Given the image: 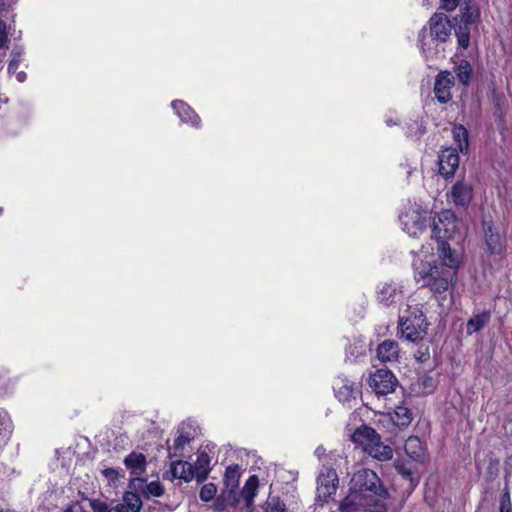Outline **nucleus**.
Wrapping results in <instances>:
<instances>
[{
    "mask_svg": "<svg viewBox=\"0 0 512 512\" xmlns=\"http://www.w3.org/2000/svg\"><path fill=\"white\" fill-rule=\"evenodd\" d=\"M442 255H439L441 262L429 265L426 269L418 272L419 277L423 280V286H426L434 294L445 293L457 275L459 267L458 256L448 249L441 248Z\"/></svg>",
    "mask_w": 512,
    "mask_h": 512,
    "instance_id": "1",
    "label": "nucleus"
},
{
    "mask_svg": "<svg viewBox=\"0 0 512 512\" xmlns=\"http://www.w3.org/2000/svg\"><path fill=\"white\" fill-rule=\"evenodd\" d=\"M461 223L451 210L442 211L437 219L433 220L432 224V235L437 243L438 255H442L443 250L448 249L452 251L448 243L449 240H453L457 235H460Z\"/></svg>",
    "mask_w": 512,
    "mask_h": 512,
    "instance_id": "2",
    "label": "nucleus"
},
{
    "mask_svg": "<svg viewBox=\"0 0 512 512\" xmlns=\"http://www.w3.org/2000/svg\"><path fill=\"white\" fill-rule=\"evenodd\" d=\"M429 323L421 310L414 311L409 317H400L399 329L402 337L410 342L421 341L427 334Z\"/></svg>",
    "mask_w": 512,
    "mask_h": 512,
    "instance_id": "3",
    "label": "nucleus"
},
{
    "mask_svg": "<svg viewBox=\"0 0 512 512\" xmlns=\"http://www.w3.org/2000/svg\"><path fill=\"white\" fill-rule=\"evenodd\" d=\"M383 486L378 475L371 469H361L353 474L350 481V490L356 491L361 496L369 493L383 492ZM378 495H381L378 493Z\"/></svg>",
    "mask_w": 512,
    "mask_h": 512,
    "instance_id": "4",
    "label": "nucleus"
},
{
    "mask_svg": "<svg viewBox=\"0 0 512 512\" xmlns=\"http://www.w3.org/2000/svg\"><path fill=\"white\" fill-rule=\"evenodd\" d=\"M403 297V285L393 280L380 283L377 287V302L385 307H390L401 302Z\"/></svg>",
    "mask_w": 512,
    "mask_h": 512,
    "instance_id": "5",
    "label": "nucleus"
},
{
    "mask_svg": "<svg viewBox=\"0 0 512 512\" xmlns=\"http://www.w3.org/2000/svg\"><path fill=\"white\" fill-rule=\"evenodd\" d=\"M369 385L377 395L384 396L395 391L398 380L391 371L379 369L370 376Z\"/></svg>",
    "mask_w": 512,
    "mask_h": 512,
    "instance_id": "6",
    "label": "nucleus"
},
{
    "mask_svg": "<svg viewBox=\"0 0 512 512\" xmlns=\"http://www.w3.org/2000/svg\"><path fill=\"white\" fill-rule=\"evenodd\" d=\"M483 233L486 251L489 255L502 256L505 252L506 240L491 221H483Z\"/></svg>",
    "mask_w": 512,
    "mask_h": 512,
    "instance_id": "7",
    "label": "nucleus"
},
{
    "mask_svg": "<svg viewBox=\"0 0 512 512\" xmlns=\"http://www.w3.org/2000/svg\"><path fill=\"white\" fill-rule=\"evenodd\" d=\"M429 34L432 41L446 42L453 29L450 19L444 13H434L429 19Z\"/></svg>",
    "mask_w": 512,
    "mask_h": 512,
    "instance_id": "8",
    "label": "nucleus"
},
{
    "mask_svg": "<svg viewBox=\"0 0 512 512\" xmlns=\"http://www.w3.org/2000/svg\"><path fill=\"white\" fill-rule=\"evenodd\" d=\"M403 230L412 237L418 236L427 226V218L416 209H409L399 216Z\"/></svg>",
    "mask_w": 512,
    "mask_h": 512,
    "instance_id": "9",
    "label": "nucleus"
},
{
    "mask_svg": "<svg viewBox=\"0 0 512 512\" xmlns=\"http://www.w3.org/2000/svg\"><path fill=\"white\" fill-rule=\"evenodd\" d=\"M338 475L333 468H324L317 478V498L326 502L336 493Z\"/></svg>",
    "mask_w": 512,
    "mask_h": 512,
    "instance_id": "10",
    "label": "nucleus"
},
{
    "mask_svg": "<svg viewBox=\"0 0 512 512\" xmlns=\"http://www.w3.org/2000/svg\"><path fill=\"white\" fill-rule=\"evenodd\" d=\"M455 84V78L450 71H440L434 82L433 92L437 101L446 104L452 99L451 89Z\"/></svg>",
    "mask_w": 512,
    "mask_h": 512,
    "instance_id": "11",
    "label": "nucleus"
},
{
    "mask_svg": "<svg viewBox=\"0 0 512 512\" xmlns=\"http://www.w3.org/2000/svg\"><path fill=\"white\" fill-rule=\"evenodd\" d=\"M459 154L456 148H443L438 155L439 173L444 178L452 177L459 167Z\"/></svg>",
    "mask_w": 512,
    "mask_h": 512,
    "instance_id": "12",
    "label": "nucleus"
},
{
    "mask_svg": "<svg viewBox=\"0 0 512 512\" xmlns=\"http://www.w3.org/2000/svg\"><path fill=\"white\" fill-rule=\"evenodd\" d=\"M448 197L455 207L466 210L473 198V188L468 183L458 181L451 187Z\"/></svg>",
    "mask_w": 512,
    "mask_h": 512,
    "instance_id": "13",
    "label": "nucleus"
},
{
    "mask_svg": "<svg viewBox=\"0 0 512 512\" xmlns=\"http://www.w3.org/2000/svg\"><path fill=\"white\" fill-rule=\"evenodd\" d=\"M333 389L335 396L342 403H349L351 400H355L358 395L355 383L346 377H338L335 379Z\"/></svg>",
    "mask_w": 512,
    "mask_h": 512,
    "instance_id": "14",
    "label": "nucleus"
},
{
    "mask_svg": "<svg viewBox=\"0 0 512 512\" xmlns=\"http://www.w3.org/2000/svg\"><path fill=\"white\" fill-rule=\"evenodd\" d=\"M171 106L181 122L190 124L192 127L198 128L201 124V119L198 114L185 102L181 100H174Z\"/></svg>",
    "mask_w": 512,
    "mask_h": 512,
    "instance_id": "15",
    "label": "nucleus"
},
{
    "mask_svg": "<svg viewBox=\"0 0 512 512\" xmlns=\"http://www.w3.org/2000/svg\"><path fill=\"white\" fill-rule=\"evenodd\" d=\"M378 494H366L363 496L362 508L367 512H386L387 504L386 500L388 498V492L385 488H383V492L377 491Z\"/></svg>",
    "mask_w": 512,
    "mask_h": 512,
    "instance_id": "16",
    "label": "nucleus"
},
{
    "mask_svg": "<svg viewBox=\"0 0 512 512\" xmlns=\"http://www.w3.org/2000/svg\"><path fill=\"white\" fill-rule=\"evenodd\" d=\"M351 439L355 444L363 446L366 452V448H369V445H373L376 441H379L381 437L372 427L362 425L353 432Z\"/></svg>",
    "mask_w": 512,
    "mask_h": 512,
    "instance_id": "17",
    "label": "nucleus"
},
{
    "mask_svg": "<svg viewBox=\"0 0 512 512\" xmlns=\"http://www.w3.org/2000/svg\"><path fill=\"white\" fill-rule=\"evenodd\" d=\"M146 457L142 453L131 452L124 459L125 467L130 471L131 475L139 477L146 471Z\"/></svg>",
    "mask_w": 512,
    "mask_h": 512,
    "instance_id": "18",
    "label": "nucleus"
},
{
    "mask_svg": "<svg viewBox=\"0 0 512 512\" xmlns=\"http://www.w3.org/2000/svg\"><path fill=\"white\" fill-rule=\"evenodd\" d=\"M170 472L173 478L182 479L185 482H189L195 478L193 465L182 460L172 461L170 465Z\"/></svg>",
    "mask_w": 512,
    "mask_h": 512,
    "instance_id": "19",
    "label": "nucleus"
},
{
    "mask_svg": "<svg viewBox=\"0 0 512 512\" xmlns=\"http://www.w3.org/2000/svg\"><path fill=\"white\" fill-rule=\"evenodd\" d=\"M258 486V477L256 475H251L240 492V498L243 500L245 508L250 511L252 510L251 507L257 494Z\"/></svg>",
    "mask_w": 512,
    "mask_h": 512,
    "instance_id": "20",
    "label": "nucleus"
},
{
    "mask_svg": "<svg viewBox=\"0 0 512 512\" xmlns=\"http://www.w3.org/2000/svg\"><path fill=\"white\" fill-rule=\"evenodd\" d=\"M398 353V343L394 340H385L377 348V357L384 363L397 360Z\"/></svg>",
    "mask_w": 512,
    "mask_h": 512,
    "instance_id": "21",
    "label": "nucleus"
},
{
    "mask_svg": "<svg viewBox=\"0 0 512 512\" xmlns=\"http://www.w3.org/2000/svg\"><path fill=\"white\" fill-rule=\"evenodd\" d=\"M406 455L415 462L422 460L424 456V448L421 440L417 436H410L404 444Z\"/></svg>",
    "mask_w": 512,
    "mask_h": 512,
    "instance_id": "22",
    "label": "nucleus"
},
{
    "mask_svg": "<svg viewBox=\"0 0 512 512\" xmlns=\"http://www.w3.org/2000/svg\"><path fill=\"white\" fill-rule=\"evenodd\" d=\"M197 482L205 481L210 472V457L206 452H200L193 465Z\"/></svg>",
    "mask_w": 512,
    "mask_h": 512,
    "instance_id": "23",
    "label": "nucleus"
},
{
    "mask_svg": "<svg viewBox=\"0 0 512 512\" xmlns=\"http://www.w3.org/2000/svg\"><path fill=\"white\" fill-rule=\"evenodd\" d=\"M366 453L379 461L390 460L393 456L392 448L388 445H384L381 439L376 441L373 445H369V448H366Z\"/></svg>",
    "mask_w": 512,
    "mask_h": 512,
    "instance_id": "24",
    "label": "nucleus"
},
{
    "mask_svg": "<svg viewBox=\"0 0 512 512\" xmlns=\"http://www.w3.org/2000/svg\"><path fill=\"white\" fill-rule=\"evenodd\" d=\"M391 419L395 425L400 428H404L410 425L413 420V416L411 410L404 404V402H402L400 405L395 407Z\"/></svg>",
    "mask_w": 512,
    "mask_h": 512,
    "instance_id": "25",
    "label": "nucleus"
},
{
    "mask_svg": "<svg viewBox=\"0 0 512 512\" xmlns=\"http://www.w3.org/2000/svg\"><path fill=\"white\" fill-rule=\"evenodd\" d=\"M346 360L351 362L356 361L359 357L363 356L366 352V343L360 337H354L346 347Z\"/></svg>",
    "mask_w": 512,
    "mask_h": 512,
    "instance_id": "26",
    "label": "nucleus"
},
{
    "mask_svg": "<svg viewBox=\"0 0 512 512\" xmlns=\"http://www.w3.org/2000/svg\"><path fill=\"white\" fill-rule=\"evenodd\" d=\"M452 135L455 143H457L459 151L463 154H467L469 150L468 130L462 124L454 125Z\"/></svg>",
    "mask_w": 512,
    "mask_h": 512,
    "instance_id": "27",
    "label": "nucleus"
},
{
    "mask_svg": "<svg viewBox=\"0 0 512 512\" xmlns=\"http://www.w3.org/2000/svg\"><path fill=\"white\" fill-rule=\"evenodd\" d=\"M363 496L356 491L350 490V493L341 501L339 505L340 512H356L362 508Z\"/></svg>",
    "mask_w": 512,
    "mask_h": 512,
    "instance_id": "28",
    "label": "nucleus"
},
{
    "mask_svg": "<svg viewBox=\"0 0 512 512\" xmlns=\"http://www.w3.org/2000/svg\"><path fill=\"white\" fill-rule=\"evenodd\" d=\"M490 321V312L483 311L471 317L466 323V331L468 335H472L483 329Z\"/></svg>",
    "mask_w": 512,
    "mask_h": 512,
    "instance_id": "29",
    "label": "nucleus"
},
{
    "mask_svg": "<svg viewBox=\"0 0 512 512\" xmlns=\"http://www.w3.org/2000/svg\"><path fill=\"white\" fill-rule=\"evenodd\" d=\"M418 43L421 49L422 56L425 58L426 62H433L440 51L435 47H431L430 43L426 42V28L424 27L418 34Z\"/></svg>",
    "mask_w": 512,
    "mask_h": 512,
    "instance_id": "30",
    "label": "nucleus"
},
{
    "mask_svg": "<svg viewBox=\"0 0 512 512\" xmlns=\"http://www.w3.org/2000/svg\"><path fill=\"white\" fill-rule=\"evenodd\" d=\"M241 468L238 464L230 465L226 468L224 474V484L227 489H229V494L233 493V491L239 485V479L241 476Z\"/></svg>",
    "mask_w": 512,
    "mask_h": 512,
    "instance_id": "31",
    "label": "nucleus"
},
{
    "mask_svg": "<svg viewBox=\"0 0 512 512\" xmlns=\"http://www.w3.org/2000/svg\"><path fill=\"white\" fill-rule=\"evenodd\" d=\"M194 436L190 433H186L183 431V427L179 429V435L174 440L173 447H169L168 449V457L171 459L173 457L180 456V451L183 450L186 444H189L193 440Z\"/></svg>",
    "mask_w": 512,
    "mask_h": 512,
    "instance_id": "32",
    "label": "nucleus"
},
{
    "mask_svg": "<svg viewBox=\"0 0 512 512\" xmlns=\"http://www.w3.org/2000/svg\"><path fill=\"white\" fill-rule=\"evenodd\" d=\"M454 73L456 74L459 82L464 86H468L472 77V66L467 60H460L454 66Z\"/></svg>",
    "mask_w": 512,
    "mask_h": 512,
    "instance_id": "33",
    "label": "nucleus"
},
{
    "mask_svg": "<svg viewBox=\"0 0 512 512\" xmlns=\"http://www.w3.org/2000/svg\"><path fill=\"white\" fill-rule=\"evenodd\" d=\"M464 7L459 15V24L471 26L479 17V10L470 5V3L462 4Z\"/></svg>",
    "mask_w": 512,
    "mask_h": 512,
    "instance_id": "34",
    "label": "nucleus"
},
{
    "mask_svg": "<svg viewBox=\"0 0 512 512\" xmlns=\"http://www.w3.org/2000/svg\"><path fill=\"white\" fill-rule=\"evenodd\" d=\"M426 133V127L422 120H412L407 123L405 134L413 140L420 139Z\"/></svg>",
    "mask_w": 512,
    "mask_h": 512,
    "instance_id": "35",
    "label": "nucleus"
},
{
    "mask_svg": "<svg viewBox=\"0 0 512 512\" xmlns=\"http://www.w3.org/2000/svg\"><path fill=\"white\" fill-rule=\"evenodd\" d=\"M395 468L398 474L401 475L403 479L408 482V489L410 491L414 490L419 483V479L414 476L411 468L404 463H397L395 465Z\"/></svg>",
    "mask_w": 512,
    "mask_h": 512,
    "instance_id": "36",
    "label": "nucleus"
},
{
    "mask_svg": "<svg viewBox=\"0 0 512 512\" xmlns=\"http://www.w3.org/2000/svg\"><path fill=\"white\" fill-rule=\"evenodd\" d=\"M455 36L458 45L463 49H467L470 45V26L458 24L455 28Z\"/></svg>",
    "mask_w": 512,
    "mask_h": 512,
    "instance_id": "37",
    "label": "nucleus"
},
{
    "mask_svg": "<svg viewBox=\"0 0 512 512\" xmlns=\"http://www.w3.org/2000/svg\"><path fill=\"white\" fill-rule=\"evenodd\" d=\"M500 472V462L496 458H490L486 467L485 482L492 483L498 478Z\"/></svg>",
    "mask_w": 512,
    "mask_h": 512,
    "instance_id": "38",
    "label": "nucleus"
},
{
    "mask_svg": "<svg viewBox=\"0 0 512 512\" xmlns=\"http://www.w3.org/2000/svg\"><path fill=\"white\" fill-rule=\"evenodd\" d=\"M499 512H512L510 487L508 481L505 482V485L502 489V494L499 499Z\"/></svg>",
    "mask_w": 512,
    "mask_h": 512,
    "instance_id": "39",
    "label": "nucleus"
},
{
    "mask_svg": "<svg viewBox=\"0 0 512 512\" xmlns=\"http://www.w3.org/2000/svg\"><path fill=\"white\" fill-rule=\"evenodd\" d=\"M24 54V48L22 46H15L11 52V60L8 64V73L14 74L16 73L18 66L22 60V56Z\"/></svg>",
    "mask_w": 512,
    "mask_h": 512,
    "instance_id": "40",
    "label": "nucleus"
},
{
    "mask_svg": "<svg viewBox=\"0 0 512 512\" xmlns=\"http://www.w3.org/2000/svg\"><path fill=\"white\" fill-rule=\"evenodd\" d=\"M123 504L127 505L130 512H139L142 507L141 498L134 492L125 493Z\"/></svg>",
    "mask_w": 512,
    "mask_h": 512,
    "instance_id": "41",
    "label": "nucleus"
},
{
    "mask_svg": "<svg viewBox=\"0 0 512 512\" xmlns=\"http://www.w3.org/2000/svg\"><path fill=\"white\" fill-rule=\"evenodd\" d=\"M216 492H217L216 485L213 483H207L201 488L199 497L202 501L208 502L215 497Z\"/></svg>",
    "mask_w": 512,
    "mask_h": 512,
    "instance_id": "42",
    "label": "nucleus"
},
{
    "mask_svg": "<svg viewBox=\"0 0 512 512\" xmlns=\"http://www.w3.org/2000/svg\"><path fill=\"white\" fill-rule=\"evenodd\" d=\"M144 492L147 495H151L154 497H160L164 494V487L159 481H152L146 484V488Z\"/></svg>",
    "mask_w": 512,
    "mask_h": 512,
    "instance_id": "43",
    "label": "nucleus"
},
{
    "mask_svg": "<svg viewBox=\"0 0 512 512\" xmlns=\"http://www.w3.org/2000/svg\"><path fill=\"white\" fill-rule=\"evenodd\" d=\"M471 0H441V7L447 12L454 11L458 6L462 4L470 3Z\"/></svg>",
    "mask_w": 512,
    "mask_h": 512,
    "instance_id": "44",
    "label": "nucleus"
},
{
    "mask_svg": "<svg viewBox=\"0 0 512 512\" xmlns=\"http://www.w3.org/2000/svg\"><path fill=\"white\" fill-rule=\"evenodd\" d=\"M11 432V421L6 412H0V435Z\"/></svg>",
    "mask_w": 512,
    "mask_h": 512,
    "instance_id": "45",
    "label": "nucleus"
},
{
    "mask_svg": "<svg viewBox=\"0 0 512 512\" xmlns=\"http://www.w3.org/2000/svg\"><path fill=\"white\" fill-rule=\"evenodd\" d=\"M90 507L93 512H108L110 510L107 503L98 499L90 500Z\"/></svg>",
    "mask_w": 512,
    "mask_h": 512,
    "instance_id": "46",
    "label": "nucleus"
},
{
    "mask_svg": "<svg viewBox=\"0 0 512 512\" xmlns=\"http://www.w3.org/2000/svg\"><path fill=\"white\" fill-rule=\"evenodd\" d=\"M8 40L6 23L0 20V49L3 48Z\"/></svg>",
    "mask_w": 512,
    "mask_h": 512,
    "instance_id": "47",
    "label": "nucleus"
},
{
    "mask_svg": "<svg viewBox=\"0 0 512 512\" xmlns=\"http://www.w3.org/2000/svg\"><path fill=\"white\" fill-rule=\"evenodd\" d=\"M64 512H86L79 503H72L67 506Z\"/></svg>",
    "mask_w": 512,
    "mask_h": 512,
    "instance_id": "48",
    "label": "nucleus"
},
{
    "mask_svg": "<svg viewBox=\"0 0 512 512\" xmlns=\"http://www.w3.org/2000/svg\"><path fill=\"white\" fill-rule=\"evenodd\" d=\"M104 475L109 479V480H114L117 478V471L113 468H107L103 471Z\"/></svg>",
    "mask_w": 512,
    "mask_h": 512,
    "instance_id": "49",
    "label": "nucleus"
},
{
    "mask_svg": "<svg viewBox=\"0 0 512 512\" xmlns=\"http://www.w3.org/2000/svg\"><path fill=\"white\" fill-rule=\"evenodd\" d=\"M112 508H113L114 512H130L127 505H125L123 503L117 504L116 506H114Z\"/></svg>",
    "mask_w": 512,
    "mask_h": 512,
    "instance_id": "50",
    "label": "nucleus"
},
{
    "mask_svg": "<svg viewBox=\"0 0 512 512\" xmlns=\"http://www.w3.org/2000/svg\"><path fill=\"white\" fill-rule=\"evenodd\" d=\"M325 453L326 449L322 445L318 446L314 451V454L318 459H321L325 455Z\"/></svg>",
    "mask_w": 512,
    "mask_h": 512,
    "instance_id": "51",
    "label": "nucleus"
},
{
    "mask_svg": "<svg viewBox=\"0 0 512 512\" xmlns=\"http://www.w3.org/2000/svg\"><path fill=\"white\" fill-rule=\"evenodd\" d=\"M489 494H490V493H489V488L487 487V488L483 491V493H482V498H481V503H480L479 509H482V507H483L484 503H485L486 501H488Z\"/></svg>",
    "mask_w": 512,
    "mask_h": 512,
    "instance_id": "52",
    "label": "nucleus"
},
{
    "mask_svg": "<svg viewBox=\"0 0 512 512\" xmlns=\"http://www.w3.org/2000/svg\"><path fill=\"white\" fill-rule=\"evenodd\" d=\"M16 79L18 82L23 83L27 79V74L24 71L16 73Z\"/></svg>",
    "mask_w": 512,
    "mask_h": 512,
    "instance_id": "53",
    "label": "nucleus"
},
{
    "mask_svg": "<svg viewBox=\"0 0 512 512\" xmlns=\"http://www.w3.org/2000/svg\"><path fill=\"white\" fill-rule=\"evenodd\" d=\"M9 0H0V11H2L8 4Z\"/></svg>",
    "mask_w": 512,
    "mask_h": 512,
    "instance_id": "54",
    "label": "nucleus"
},
{
    "mask_svg": "<svg viewBox=\"0 0 512 512\" xmlns=\"http://www.w3.org/2000/svg\"><path fill=\"white\" fill-rule=\"evenodd\" d=\"M238 502H239V499H238V498H236V497H234V498H233V500H232V502H231V504H232L233 506H236V505L238 504Z\"/></svg>",
    "mask_w": 512,
    "mask_h": 512,
    "instance_id": "55",
    "label": "nucleus"
},
{
    "mask_svg": "<svg viewBox=\"0 0 512 512\" xmlns=\"http://www.w3.org/2000/svg\"><path fill=\"white\" fill-rule=\"evenodd\" d=\"M386 123H387L388 126H392V125L396 124L391 119L386 120Z\"/></svg>",
    "mask_w": 512,
    "mask_h": 512,
    "instance_id": "56",
    "label": "nucleus"
}]
</instances>
